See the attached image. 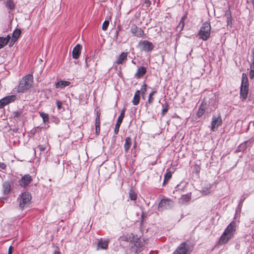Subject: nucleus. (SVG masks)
I'll return each mask as SVG.
<instances>
[{"label":"nucleus","instance_id":"obj_1","mask_svg":"<svg viewBox=\"0 0 254 254\" xmlns=\"http://www.w3.org/2000/svg\"><path fill=\"white\" fill-rule=\"evenodd\" d=\"M236 224L234 221L231 222L227 227L222 235L220 237L218 243L220 245L226 244L234 235Z\"/></svg>","mask_w":254,"mask_h":254},{"label":"nucleus","instance_id":"obj_2","mask_svg":"<svg viewBox=\"0 0 254 254\" xmlns=\"http://www.w3.org/2000/svg\"><path fill=\"white\" fill-rule=\"evenodd\" d=\"M33 82V76L28 74L24 77L20 81L17 88L18 92H23L29 88L32 85Z\"/></svg>","mask_w":254,"mask_h":254},{"label":"nucleus","instance_id":"obj_3","mask_svg":"<svg viewBox=\"0 0 254 254\" xmlns=\"http://www.w3.org/2000/svg\"><path fill=\"white\" fill-rule=\"evenodd\" d=\"M211 26L209 22H205L201 27L199 31L200 39L205 41L207 40L210 35Z\"/></svg>","mask_w":254,"mask_h":254},{"label":"nucleus","instance_id":"obj_4","mask_svg":"<svg viewBox=\"0 0 254 254\" xmlns=\"http://www.w3.org/2000/svg\"><path fill=\"white\" fill-rule=\"evenodd\" d=\"M249 90V84L248 79L247 76L246 74L243 73L242 74V79L241 83V87L240 91L241 97L243 99H245L248 95Z\"/></svg>","mask_w":254,"mask_h":254},{"label":"nucleus","instance_id":"obj_5","mask_svg":"<svg viewBox=\"0 0 254 254\" xmlns=\"http://www.w3.org/2000/svg\"><path fill=\"white\" fill-rule=\"evenodd\" d=\"M133 246L132 247V251L135 253L140 252L142 248L146 245V242L143 239L138 238L137 236L132 237Z\"/></svg>","mask_w":254,"mask_h":254},{"label":"nucleus","instance_id":"obj_6","mask_svg":"<svg viewBox=\"0 0 254 254\" xmlns=\"http://www.w3.org/2000/svg\"><path fill=\"white\" fill-rule=\"evenodd\" d=\"M31 196L28 192H23L19 199V207L24 208L27 207L31 200Z\"/></svg>","mask_w":254,"mask_h":254},{"label":"nucleus","instance_id":"obj_7","mask_svg":"<svg viewBox=\"0 0 254 254\" xmlns=\"http://www.w3.org/2000/svg\"><path fill=\"white\" fill-rule=\"evenodd\" d=\"M138 46L142 50L147 52L152 51L154 48L152 43L146 40L140 41Z\"/></svg>","mask_w":254,"mask_h":254},{"label":"nucleus","instance_id":"obj_8","mask_svg":"<svg viewBox=\"0 0 254 254\" xmlns=\"http://www.w3.org/2000/svg\"><path fill=\"white\" fill-rule=\"evenodd\" d=\"M222 124V119L220 115L217 116H213L211 122V130L215 131L217 127Z\"/></svg>","mask_w":254,"mask_h":254},{"label":"nucleus","instance_id":"obj_9","mask_svg":"<svg viewBox=\"0 0 254 254\" xmlns=\"http://www.w3.org/2000/svg\"><path fill=\"white\" fill-rule=\"evenodd\" d=\"M16 99L15 95L6 96L0 100V108H3L6 105L13 102Z\"/></svg>","mask_w":254,"mask_h":254},{"label":"nucleus","instance_id":"obj_10","mask_svg":"<svg viewBox=\"0 0 254 254\" xmlns=\"http://www.w3.org/2000/svg\"><path fill=\"white\" fill-rule=\"evenodd\" d=\"M131 33L134 36L138 37H144L145 34L144 32L140 28L137 27L136 25H133L131 26L130 29Z\"/></svg>","mask_w":254,"mask_h":254},{"label":"nucleus","instance_id":"obj_11","mask_svg":"<svg viewBox=\"0 0 254 254\" xmlns=\"http://www.w3.org/2000/svg\"><path fill=\"white\" fill-rule=\"evenodd\" d=\"M188 249L189 246L186 243H183L178 247L173 254H186Z\"/></svg>","mask_w":254,"mask_h":254},{"label":"nucleus","instance_id":"obj_12","mask_svg":"<svg viewBox=\"0 0 254 254\" xmlns=\"http://www.w3.org/2000/svg\"><path fill=\"white\" fill-rule=\"evenodd\" d=\"M32 180V177L30 175H25L18 181V183L21 187H25L31 183Z\"/></svg>","mask_w":254,"mask_h":254},{"label":"nucleus","instance_id":"obj_13","mask_svg":"<svg viewBox=\"0 0 254 254\" xmlns=\"http://www.w3.org/2000/svg\"><path fill=\"white\" fill-rule=\"evenodd\" d=\"M125 109H124L122 110L120 115L119 116V117L118 118V120H117V123L116 124L115 128L114 129V131L116 134H117L119 132L120 127L121 126V123L123 121V120L124 118V116H125Z\"/></svg>","mask_w":254,"mask_h":254},{"label":"nucleus","instance_id":"obj_14","mask_svg":"<svg viewBox=\"0 0 254 254\" xmlns=\"http://www.w3.org/2000/svg\"><path fill=\"white\" fill-rule=\"evenodd\" d=\"M96 118L95 119V133L96 135H98L100 133V112L99 110L97 111L96 112Z\"/></svg>","mask_w":254,"mask_h":254},{"label":"nucleus","instance_id":"obj_15","mask_svg":"<svg viewBox=\"0 0 254 254\" xmlns=\"http://www.w3.org/2000/svg\"><path fill=\"white\" fill-rule=\"evenodd\" d=\"M70 82L65 80H60L55 83V86L57 88L62 89L66 86H69Z\"/></svg>","mask_w":254,"mask_h":254},{"label":"nucleus","instance_id":"obj_16","mask_svg":"<svg viewBox=\"0 0 254 254\" xmlns=\"http://www.w3.org/2000/svg\"><path fill=\"white\" fill-rule=\"evenodd\" d=\"M211 186L209 183H205L202 188L201 192L204 195H207L211 191Z\"/></svg>","mask_w":254,"mask_h":254},{"label":"nucleus","instance_id":"obj_17","mask_svg":"<svg viewBox=\"0 0 254 254\" xmlns=\"http://www.w3.org/2000/svg\"><path fill=\"white\" fill-rule=\"evenodd\" d=\"M172 202L168 199H162L159 203V207L167 208L168 206L171 205Z\"/></svg>","mask_w":254,"mask_h":254},{"label":"nucleus","instance_id":"obj_18","mask_svg":"<svg viewBox=\"0 0 254 254\" xmlns=\"http://www.w3.org/2000/svg\"><path fill=\"white\" fill-rule=\"evenodd\" d=\"M253 59L251 64L250 71V78L253 79L254 77V49L252 50Z\"/></svg>","mask_w":254,"mask_h":254},{"label":"nucleus","instance_id":"obj_19","mask_svg":"<svg viewBox=\"0 0 254 254\" xmlns=\"http://www.w3.org/2000/svg\"><path fill=\"white\" fill-rule=\"evenodd\" d=\"M10 38L9 35L5 37H0V49L4 47L7 44Z\"/></svg>","mask_w":254,"mask_h":254},{"label":"nucleus","instance_id":"obj_20","mask_svg":"<svg viewBox=\"0 0 254 254\" xmlns=\"http://www.w3.org/2000/svg\"><path fill=\"white\" fill-rule=\"evenodd\" d=\"M146 71V68L144 67H140L137 69V71L135 74V76L137 78H139L145 74Z\"/></svg>","mask_w":254,"mask_h":254},{"label":"nucleus","instance_id":"obj_21","mask_svg":"<svg viewBox=\"0 0 254 254\" xmlns=\"http://www.w3.org/2000/svg\"><path fill=\"white\" fill-rule=\"evenodd\" d=\"M127 53H122L119 56L116 63L118 64H122L123 62L127 60Z\"/></svg>","mask_w":254,"mask_h":254},{"label":"nucleus","instance_id":"obj_22","mask_svg":"<svg viewBox=\"0 0 254 254\" xmlns=\"http://www.w3.org/2000/svg\"><path fill=\"white\" fill-rule=\"evenodd\" d=\"M72 57L77 59L79 57V44H77L72 51Z\"/></svg>","mask_w":254,"mask_h":254},{"label":"nucleus","instance_id":"obj_23","mask_svg":"<svg viewBox=\"0 0 254 254\" xmlns=\"http://www.w3.org/2000/svg\"><path fill=\"white\" fill-rule=\"evenodd\" d=\"M140 100V91L137 90L133 97L132 100V103L134 105H137L138 104Z\"/></svg>","mask_w":254,"mask_h":254},{"label":"nucleus","instance_id":"obj_24","mask_svg":"<svg viewBox=\"0 0 254 254\" xmlns=\"http://www.w3.org/2000/svg\"><path fill=\"white\" fill-rule=\"evenodd\" d=\"M21 34V31L20 29H17L15 30L12 34L11 41L15 42Z\"/></svg>","mask_w":254,"mask_h":254},{"label":"nucleus","instance_id":"obj_25","mask_svg":"<svg viewBox=\"0 0 254 254\" xmlns=\"http://www.w3.org/2000/svg\"><path fill=\"white\" fill-rule=\"evenodd\" d=\"M108 241H100L98 244V249H106L108 246Z\"/></svg>","mask_w":254,"mask_h":254},{"label":"nucleus","instance_id":"obj_26","mask_svg":"<svg viewBox=\"0 0 254 254\" xmlns=\"http://www.w3.org/2000/svg\"><path fill=\"white\" fill-rule=\"evenodd\" d=\"M131 145V139L129 137L126 138L124 148L125 151L127 152L128 151Z\"/></svg>","mask_w":254,"mask_h":254},{"label":"nucleus","instance_id":"obj_27","mask_svg":"<svg viewBox=\"0 0 254 254\" xmlns=\"http://www.w3.org/2000/svg\"><path fill=\"white\" fill-rule=\"evenodd\" d=\"M187 18V16L184 15L182 17L181 21L177 27V29L179 31H182L185 25V20Z\"/></svg>","mask_w":254,"mask_h":254},{"label":"nucleus","instance_id":"obj_28","mask_svg":"<svg viewBox=\"0 0 254 254\" xmlns=\"http://www.w3.org/2000/svg\"><path fill=\"white\" fill-rule=\"evenodd\" d=\"M3 191L5 194L8 193L10 190V185L9 183L5 182L3 185Z\"/></svg>","mask_w":254,"mask_h":254},{"label":"nucleus","instance_id":"obj_29","mask_svg":"<svg viewBox=\"0 0 254 254\" xmlns=\"http://www.w3.org/2000/svg\"><path fill=\"white\" fill-rule=\"evenodd\" d=\"M191 198V195L190 194H187L183 195L181 198V200L183 202H187L190 200Z\"/></svg>","mask_w":254,"mask_h":254},{"label":"nucleus","instance_id":"obj_30","mask_svg":"<svg viewBox=\"0 0 254 254\" xmlns=\"http://www.w3.org/2000/svg\"><path fill=\"white\" fill-rule=\"evenodd\" d=\"M40 116L43 119V122L46 123L47 122H48L49 121V115L48 114H46L44 113H40Z\"/></svg>","mask_w":254,"mask_h":254},{"label":"nucleus","instance_id":"obj_31","mask_svg":"<svg viewBox=\"0 0 254 254\" xmlns=\"http://www.w3.org/2000/svg\"><path fill=\"white\" fill-rule=\"evenodd\" d=\"M171 177L172 173L169 171H167L164 177V184L166 183L168 181V180L171 179Z\"/></svg>","mask_w":254,"mask_h":254},{"label":"nucleus","instance_id":"obj_32","mask_svg":"<svg viewBox=\"0 0 254 254\" xmlns=\"http://www.w3.org/2000/svg\"><path fill=\"white\" fill-rule=\"evenodd\" d=\"M6 5L10 9H12L14 7V4L12 0H7Z\"/></svg>","mask_w":254,"mask_h":254},{"label":"nucleus","instance_id":"obj_33","mask_svg":"<svg viewBox=\"0 0 254 254\" xmlns=\"http://www.w3.org/2000/svg\"><path fill=\"white\" fill-rule=\"evenodd\" d=\"M205 109L201 105L199 109L198 110L197 113V116L198 118H200L202 116V115L204 113Z\"/></svg>","mask_w":254,"mask_h":254},{"label":"nucleus","instance_id":"obj_34","mask_svg":"<svg viewBox=\"0 0 254 254\" xmlns=\"http://www.w3.org/2000/svg\"><path fill=\"white\" fill-rule=\"evenodd\" d=\"M129 198L131 200H136L137 196H136V194L135 193V192L134 191L130 190L129 191Z\"/></svg>","mask_w":254,"mask_h":254},{"label":"nucleus","instance_id":"obj_35","mask_svg":"<svg viewBox=\"0 0 254 254\" xmlns=\"http://www.w3.org/2000/svg\"><path fill=\"white\" fill-rule=\"evenodd\" d=\"M147 85L146 84H143L141 88V95L143 99H144L145 95V92L146 91Z\"/></svg>","mask_w":254,"mask_h":254},{"label":"nucleus","instance_id":"obj_36","mask_svg":"<svg viewBox=\"0 0 254 254\" xmlns=\"http://www.w3.org/2000/svg\"><path fill=\"white\" fill-rule=\"evenodd\" d=\"M156 93V91H152L150 94H149V99H148V103L149 104H152L153 103V98L152 97V96Z\"/></svg>","mask_w":254,"mask_h":254},{"label":"nucleus","instance_id":"obj_37","mask_svg":"<svg viewBox=\"0 0 254 254\" xmlns=\"http://www.w3.org/2000/svg\"><path fill=\"white\" fill-rule=\"evenodd\" d=\"M109 24V22L108 20H106L104 22L102 25L103 30H106Z\"/></svg>","mask_w":254,"mask_h":254},{"label":"nucleus","instance_id":"obj_38","mask_svg":"<svg viewBox=\"0 0 254 254\" xmlns=\"http://www.w3.org/2000/svg\"><path fill=\"white\" fill-rule=\"evenodd\" d=\"M38 147L41 152L44 151L46 149V145H38Z\"/></svg>","mask_w":254,"mask_h":254},{"label":"nucleus","instance_id":"obj_39","mask_svg":"<svg viewBox=\"0 0 254 254\" xmlns=\"http://www.w3.org/2000/svg\"><path fill=\"white\" fill-rule=\"evenodd\" d=\"M56 104H57V106L58 109H61V108H62V102H60V101H57V102H56Z\"/></svg>","mask_w":254,"mask_h":254},{"label":"nucleus","instance_id":"obj_40","mask_svg":"<svg viewBox=\"0 0 254 254\" xmlns=\"http://www.w3.org/2000/svg\"><path fill=\"white\" fill-rule=\"evenodd\" d=\"M6 168V165L2 162H0V168L2 169H5Z\"/></svg>","mask_w":254,"mask_h":254},{"label":"nucleus","instance_id":"obj_41","mask_svg":"<svg viewBox=\"0 0 254 254\" xmlns=\"http://www.w3.org/2000/svg\"><path fill=\"white\" fill-rule=\"evenodd\" d=\"M168 110V108L167 107L164 108L162 110V114L164 115Z\"/></svg>","mask_w":254,"mask_h":254},{"label":"nucleus","instance_id":"obj_42","mask_svg":"<svg viewBox=\"0 0 254 254\" xmlns=\"http://www.w3.org/2000/svg\"><path fill=\"white\" fill-rule=\"evenodd\" d=\"M13 247L12 246H10L8 249V254H12Z\"/></svg>","mask_w":254,"mask_h":254},{"label":"nucleus","instance_id":"obj_43","mask_svg":"<svg viewBox=\"0 0 254 254\" xmlns=\"http://www.w3.org/2000/svg\"><path fill=\"white\" fill-rule=\"evenodd\" d=\"M227 23H228V25H230V24H232L231 18L228 16L227 17Z\"/></svg>","mask_w":254,"mask_h":254},{"label":"nucleus","instance_id":"obj_44","mask_svg":"<svg viewBox=\"0 0 254 254\" xmlns=\"http://www.w3.org/2000/svg\"><path fill=\"white\" fill-rule=\"evenodd\" d=\"M20 116V112H17L15 113V117H19Z\"/></svg>","mask_w":254,"mask_h":254},{"label":"nucleus","instance_id":"obj_45","mask_svg":"<svg viewBox=\"0 0 254 254\" xmlns=\"http://www.w3.org/2000/svg\"><path fill=\"white\" fill-rule=\"evenodd\" d=\"M53 254H61V253H60V252L56 251L54 252Z\"/></svg>","mask_w":254,"mask_h":254}]
</instances>
